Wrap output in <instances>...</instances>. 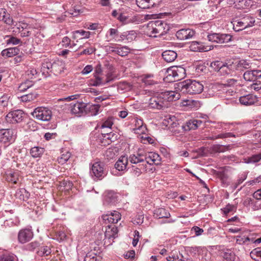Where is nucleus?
Returning a JSON list of instances; mask_svg holds the SVG:
<instances>
[{
	"instance_id": "nucleus-28",
	"label": "nucleus",
	"mask_w": 261,
	"mask_h": 261,
	"mask_svg": "<svg viewBox=\"0 0 261 261\" xmlns=\"http://www.w3.org/2000/svg\"><path fill=\"white\" fill-rule=\"evenodd\" d=\"M162 57L167 62H172L177 58V53L171 50H167L162 53Z\"/></svg>"
},
{
	"instance_id": "nucleus-58",
	"label": "nucleus",
	"mask_w": 261,
	"mask_h": 261,
	"mask_svg": "<svg viewBox=\"0 0 261 261\" xmlns=\"http://www.w3.org/2000/svg\"><path fill=\"white\" fill-rule=\"evenodd\" d=\"M105 155L108 160H111L115 157L116 154L114 151V149L109 148L106 150Z\"/></svg>"
},
{
	"instance_id": "nucleus-16",
	"label": "nucleus",
	"mask_w": 261,
	"mask_h": 261,
	"mask_svg": "<svg viewBox=\"0 0 261 261\" xmlns=\"http://www.w3.org/2000/svg\"><path fill=\"white\" fill-rule=\"evenodd\" d=\"M244 79L246 81L254 82L261 77L260 70H247L243 74Z\"/></svg>"
},
{
	"instance_id": "nucleus-39",
	"label": "nucleus",
	"mask_w": 261,
	"mask_h": 261,
	"mask_svg": "<svg viewBox=\"0 0 261 261\" xmlns=\"http://www.w3.org/2000/svg\"><path fill=\"white\" fill-rule=\"evenodd\" d=\"M251 257L256 261H261V247H258L251 251Z\"/></svg>"
},
{
	"instance_id": "nucleus-13",
	"label": "nucleus",
	"mask_w": 261,
	"mask_h": 261,
	"mask_svg": "<svg viewBox=\"0 0 261 261\" xmlns=\"http://www.w3.org/2000/svg\"><path fill=\"white\" fill-rule=\"evenodd\" d=\"M136 4L141 9H151L158 7L162 0H136Z\"/></svg>"
},
{
	"instance_id": "nucleus-30",
	"label": "nucleus",
	"mask_w": 261,
	"mask_h": 261,
	"mask_svg": "<svg viewBox=\"0 0 261 261\" xmlns=\"http://www.w3.org/2000/svg\"><path fill=\"white\" fill-rule=\"evenodd\" d=\"M73 39H83L89 38L91 33L89 31L84 30H77L72 32Z\"/></svg>"
},
{
	"instance_id": "nucleus-29",
	"label": "nucleus",
	"mask_w": 261,
	"mask_h": 261,
	"mask_svg": "<svg viewBox=\"0 0 261 261\" xmlns=\"http://www.w3.org/2000/svg\"><path fill=\"white\" fill-rule=\"evenodd\" d=\"M19 51V48L18 47H10L3 50L1 52V55L3 57L6 56L10 58L18 55Z\"/></svg>"
},
{
	"instance_id": "nucleus-3",
	"label": "nucleus",
	"mask_w": 261,
	"mask_h": 261,
	"mask_svg": "<svg viewBox=\"0 0 261 261\" xmlns=\"http://www.w3.org/2000/svg\"><path fill=\"white\" fill-rule=\"evenodd\" d=\"M147 28L151 35H153L154 37L163 36L170 30L169 24L166 22L161 20L150 21L148 24Z\"/></svg>"
},
{
	"instance_id": "nucleus-33",
	"label": "nucleus",
	"mask_w": 261,
	"mask_h": 261,
	"mask_svg": "<svg viewBox=\"0 0 261 261\" xmlns=\"http://www.w3.org/2000/svg\"><path fill=\"white\" fill-rule=\"evenodd\" d=\"M182 105L189 109H196L199 107V103L198 101L193 99H186L183 101Z\"/></svg>"
},
{
	"instance_id": "nucleus-57",
	"label": "nucleus",
	"mask_w": 261,
	"mask_h": 261,
	"mask_svg": "<svg viewBox=\"0 0 261 261\" xmlns=\"http://www.w3.org/2000/svg\"><path fill=\"white\" fill-rule=\"evenodd\" d=\"M20 194V199H22L23 200H25L26 199L29 198V193L24 189H20L19 191L17 192V194Z\"/></svg>"
},
{
	"instance_id": "nucleus-62",
	"label": "nucleus",
	"mask_w": 261,
	"mask_h": 261,
	"mask_svg": "<svg viewBox=\"0 0 261 261\" xmlns=\"http://www.w3.org/2000/svg\"><path fill=\"white\" fill-rule=\"evenodd\" d=\"M235 208H235V206L234 205H230V204H228V205H227L225 207H224L223 209V213L225 215H227L229 212L233 211Z\"/></svg>"
},
{
	"instance_id": "nucleus-41",
	"label": "nucleus",
	"mask_w": 261,
	"mask_h": 261,
	"mask_svg": "<svg viewBox=\"0 0 261 261\" xmlns=\"http://www.w3.org/2000/svg\"><path fill=\"white\" fill-rule=\"evenodd\" d=\"M84 261H101L100 256L94 252H89L85 256Z\"/></svg>"
},
{
	"instance_id": "nucleus-52",
	"label": "nucleus",
	"mask_w": 261,
	"mask_h": 261,
	"mask_svg": "<svg viewBox=\"0 0 261 261\" xmlns=\"http://www.w3.org/2000/svg\"><path fill=\"white\" fill-rule=\"evenodd\" d=\"M106 199L108 202L114 203L117 201V196L114 193L109 192L106 195Z\"/></svg>"
},
{
	"instance_id": "nucleus-48",
	"label": "nucleus",
	"mask_w": 261,
	"mask_h": 261,
	"mask_svg": "<svg viewBox=\"0 0 261 261\" xmlns=\"http://www.w3.org/2000/svg\"><path fill=\"white\" fill-rule=\"evenodd\" d=\"M51 249L49 247L43 246L39 248L38 254L40 256H47L51 253Z\"/></svg>"
},
{
	"instance_id": "nucleus-14",
	"label": "nucleus",
	"mask_w": 261,
	"mask_h": 261,
	"mask_svg": "<svg viewBox=\"0 0 261 261\" xmlns=\"http://www.w3.org/2000/svg\"><path fill=\"white\" fill-rule=\"evenodd\" d=\"M33 232L30 228L21 229L18 234V240L19 243L24 244L30 241L33 237Z\"/></svg>"
},
{
	"instance_id": "nucleus-19",
	"label": "nucleus",
	"mask_w": 261,
	"mask_h": 261,
	"mask_svg": "<svg viewBox=\"0 0 261 261\" xmlns=\"http://www.w3.org/2000/svg\"><path fill=\"white\" fill-rule=\"evenodd\" d=\"M145 162L147 164L151 165H159L161 163V158L155 152H150L145 153Z\"/></svg>"
},
{
	"instance_id": "nucleus-9",
	"label": "nucleus",
	"mask_w": 261,
	"mask_h": 261,
	"mask_svg": "<svg viewBox=\"0 0 261 261\" xmlns=\"http://www.w3.org/2000/svg\"><path fill=\"white\" fill-rule=\"evenodd\" d=\"M207 38L212 42L225 43L231 41L232 36L227 34L212 33L207 36Z\"/></svg>"
},
{
	"instance_id": "nucleus-12",
	"label": "nucleus",
	"mask_w": 261,
	"mask_h": 261,
	"mask_svg": "<svg viewBox=\"0 0 261 261\" xmlns=\"http://www.w3.org/2000/svg\"><path fill=\"white\" fill-rule=\"evenodd\" d=\"M15 131L12 129H0V142L6 143L12 142L15 138Z\"/></svg>"
},
{
	"instance_id": "nucleus-45",
	"label": "nucleus",
	"mask_w": 261,
	"mask_h": 261,
	"mask_svg": "<svg viewBox=\"0 0 261 261\" xmlns=\"http://www.w3.org/2000/svg\"><path fill=\"white\" fill-rule=\"evenodd\" d=\"M130 50V49L126 46L121 47H118L117 49H116L115 53L121 57H124L127 56L128 54L129 53Z\"/></svg>"
},
{
	"instance_id": "nucleus-24",
	"label": "nucleus",
	"mask_w": 261,
	"mask_h": 261,
	"mask_svg": "<svg viewBox=\"0 0 261 261\" xmlns=\"http://www.w3.org/2000/svg\"><path fill=\"white\" fill-rule=\"evenodd\" d=\"M128 161L133 164L143 163L145 161V155L142 152H137L136 154H130L128 158Z\"/></svg>"
},
{
	"instance_id": "nucleus-56",
	"label": "nucleus",
	"mask_w": 261,
	"mask_h": 261,
	"mask_svg": "<svg viewBox=\"0 0 261 261\" xmlns=\"http://www.w3.org/2000/svg\"><path fill=\"white\" fill-rule=\"evenodd\" d=\"M259 200L254 199L253 200L252 204L251 206V208L253 211H257L261 209V202L258 201Z\"/></svg>"
},
{
	"instance_id": "nucleus-59",
	"label": "nucleus",
	"mask_w": 261,
	"mask_h": 261,
	"mask_svg": "<svg viewBox=\"0 0 261 261\" xmlns=\"http://www.w3.org/2000/svg\"><path fill=\"white\" fill-rule=\"evenodd\" d=\"M247 240H248V238L245 236H237L236 238V242L238 244H242L247 243Z\"/></svg>"
},
{
	"instance_id": "nucleus-54",
	"label": "nucleus",
	"mask_w": 261,
	"mask_h": 261,
	"mask_svg": "<svg viewBox=\"0 0 261 261\" xmlns=\"http://www.w3.org/2000/svg\"><path fill=\"white\" fill-rule=\"evenodd\" d=\"M137 37V33L135 31L126 32V40L128 42H131L135 40Z\"/></svg>"
},
{
	"instance_id": "nucleus-63",
	"label": "nucleus",
	"mask_w": 261,
	"mask_h": 261,
	"mask_svg": "<svg viewBox=\"0 0 261 261\" xmlns=\"http://www.w3.org/2000/svg\"><path fill=\"white\" fill-rule=\"evenodd\" d=\"M237 82V80L234 79H229L225 82L223 85L226 86H232L236 85Z\"/></svg>"
},
{
	"instance_id": "nucleus-15",
	"label": "nucleus",
	"mask_w": 261,
	"mask_h": 261,
	"mask_svg": "<svg viewBox=\"0 0 261 261\" xmlns=\"http://www.w3.org/2000/svg\"><path fill=\"white\" fill-rule=\"evenodd\" d=\"M176 91H167L164 92H162L163 98L164 100L165 103H166L167 108L169 107V102L175 101L179 99L180 95Z\"/></svg>"
},
{
	"instance_id": "nucleus-17",
	"label": "nucleus",
	"mask_w": 261,
	"mask_h": 261,
	"mask_svg": "<svg viewBox=\"0 0 261 261\" xmlns=\"http://www.w3.org/2000/svg\"><path fill=\"white\" fill-rule=\"evenodd\" d=\"M195 34L193 30L190 29H181L176 33L178 39L184 40L192 38Z\"/></svg>"
},
{
	"instance_id": "nucleus-2",
	"label": "nucleus",
	"mask_w": 261,
	"mask_h": 261,
	"mask_svg": "<svg viewBox=\"0 0 261 261\" xmlns=\"http://www.w3.org/2000/svg\"><path fill=\"white\" fill-rule=\"evenodd\" d=\"M99 109L98 105H90L83 102H77L71 106V112L77 116L86 115L88 112H91V115H96L99 111Z\"/></svg>"
},
{
	"instance_id": "nucleus-53",
	"label": "nucleus",
	"mask_w": 261,
	"mask_h": 261,
	"mask_svg": "<svg viewBox=\"0 0 261 261\" xmlns=\"http://www.w3.org/2000/svg\"><path fill=\"white\" fill-rule=\"evenodd\" d=\"M167 122V123H165L167 126L175 127L176 126V123L175 122L176 120V117L174 116H169L168 118H167L164 120Z\"/></svg>"
},
{
	"instance_id": "nucleus-51",
	"label": "nucleus",
	"mask_w": 261,
	"mask_h": 261,
	"mask_svg": "<svg viewBox=\"0 0 261 261\" xmlns=\"http://www.w3.org/2000/svg\"><path fill=\"white\" fill-rule=\"evenodd\" d=\"M32 86L33 84L31 81H26L25 82L21 83L20 85V86L18 87V90L21 92H24Z\"/></svg>"
},
{
	"instance_id": "nucleus-35",
	"label": "nucleus",
	"mask_w": 261,
	"mask_h": 261,
	"mask_svg": "<svg viewBox=\"0 0 261 261\" xmlns=\"http://www.w3.org/2000/svg\"><path fill=\"white\" fill-rule=\"evenodd\" d=\"M261 160V153L254 154L250 157H247L243 159L244 162L247 164L255 163Z\"/></svg>"
},
{
	"instance_id": "nucleus-31",
	"label": "nucleus",
	"mask_w": 261,
	"mask_h": 261,
	"mask_svg": "<svg viewBox=\"0 0 261 261\" xmlns=\"http://www.w3.org/2000/svg\"><path fill=\"white\" fill-rule=\"evenodd\" d=\"M154 217L158 219L163 218H168L170 216L169 212L164 208H159L154 210L153 213Z\"/></svg>"
},
{
	"instance_id": "nucleus-40",
	"label": "nucleus",
	"mask_w": 261,
	"mask_h": 261,
	"mask_svg": "<svg viewBox=\"0 0 261 261\" xmlns=\"http://www.w3.org/2000/svg\"><path fill=\"white\" fill-rule=\"evenodd\" d=\"M223 261H234L236 255L233 252L230 250H227L223 253L222 255Z\"/></svg>"
},
{
	"instance_id": "nucleus-4",
	"label": "nucleus",
	"mask_w": 261,
	"mask_h": 261,
	"mask_svg": "<svg viewBox=\"0 0 261 261\" xmlns=\"http://www.w3.org/2000/svg\"><path fill=\"white\" fill-rule=\"evenodd\" d=\"M186 76V70L182 66H172L168 68L166 75L164 78L165 82H174L184 78Z\"/></svg>"
},
{
	"instance_id": "nucleus-10",
	"label": "nucleus",
	"mask_w": 261,
	"mask_h": 261,
	"mask_svg": "<svg viewBox=\"0 0 261 261\" xmlns=\"http://www.w3.org/2000/svg\"><path fill=\"white\" fill-rule=\"evenodd\" d=\"M234 22L233 29L235 31L239 32L247 28L252 27L254 24L255 20L254 18L250 16H246L241 20L236 21Z\"/></svg>"
},
{
	"instance_id": "nucleus-34",
	"label": "nucleus",
	"mask_w": 261,
	"mask_h": 261,
	"mask_svg": "<svg viewBox=\"0 0 261 261\" xmlns=\"http://www.w3.org/2000/svg\"><path fill=\"white\" fill-rule=\"evenodd\" d=\"M141 81L146 85H152L156 82L153 79V74H145L141 77Z\"/></svg>"
},
{
	"instance_id": "nucleus-55",
	"label": "nucleus",
	"mask_w": 261,
	"mask_h": 261,
	"mask_svg": "<svg viewBox=\"0 0 261 261\" xmlns=\"http://www.w3.org/2000/svg\"><path fill=\"white\" fill-rule=\"evenodd\" d=\"M113 124V122L112 118H109L102 124L101 127L102 128H108L109 129H111Z\"/></svg>"
},
{
	"instance_id": "nucleus-36",
	"label": "nucleus",
	"mask_w": 261,
	"mask_h": 261,
	"mask_svg": "<svg viewBox=\"0 0 261 261\" xmlns=\"http://www.w3.org/2000/svg\"><path fill=\"white\" fill-rule=\"evenodd\" d=\"M238 70L237 71H243L244 69H248L250 67V63L246 60H238Z\"/></svg>"
},
{
	"instance_id": "nucleus-11",
	"label": "nucleus",
	"mask_w": 261,
	"mask_h": 261,
	"mask_svg": "<svg viewBox=\"0 0 261 261\" xmlns=\"http://www.w3.org/2000/svg\"><path fill=\"white\" fill-rule=\"evenodd\" d=\"M23 117V112L20 110H17L9 112L6 116V120L9 123L16 124L21 122Z\"/></svg>"
},
{
	"instance_id": "nucleus-26",
	"label": "nucleus",
	"mask_w": 261,
	"mask_h": 261,
	"mask_svg": "<svg viewBox=\"0 0 261 261\" xmlns=\"http://www.w3.org/2000/svg\"><path fill=\"white\" fill-rule=\"evenodd\" d=\"M128 159L125 155L121 156L115 164V168L118 171H124L128 164Z\"/></svg>"
},
{
	"instance_id": "nucleus-18",
	"label": "nucleus",
	"mask_w": 261,
	"mask_h": 261,
	"mask_svg": "<svg viewBox=\"0 0 261 261\" xmlns=\"http://www.w3.org/2000/svg\"><path fill=\"white\" fill-rule=\"evenodd\" d=\"M191 50L193 51H207L213 49L212 45H204L203 43L198 42H193L190 46Z\"/></svg>"
},
{
	"instance_id": "nucleus-25",
	"label": "nucleus",
	"mask_w": 261,
	"mask_h": 261,
	"mask_svg": "<svg viewBox=\"0 0 261 261\" xmlns=\"http://www.w3.org/2000/svg\"><path fill=\"white\" fill-rule=\"evenodd\" d=\"M94 79H91L90 81L89 84L93 86H98L101 85H104L107 83L113 80L109 75H107L106 80H103L102 77L98 75H94Z\"/></svg>"
},
{
	"instance_id": "nucleus-43",
	"label": "nucleus",
	"mask_w": 261,
	"mask_h": 261,
	"mask_svg": "<svg viewBox=\"0 0 261 261\" xmlns=\"http://www.w3.org/2000/svg\"><path fill=\"white\" fill-rule=\"evenodd\" d=\"M53 63L50 62L43 63L41 68V71L43 74H48L51 72Z\"/></svg>"
},
{
	"instance_id": "nucleus-23",
	"label": "nucleus",
	"mask_w": 261,
	"mask_h": 261,
	"mask_svg": "<svg viewBox=\"0 0 261 261\" xmlns=\"http://www.w3.org/2000/svg\"><path fill=\"white\" fill-rule=\"evenodd\" d=\"M19 171L8 170L6 172V179L8 182L16 184L19 176Z\"/></svg>"
},
{
	"instance_id": "nucleus-46",
	"label": "nucleus",
	"mask_w": 261,
	"mask_h": 261,
	"mask_svg": "<svg viewBox=\"0 0 261 261\" xmlns=\"http://www.w3.org/2000/svg\"><path fill=\"white\" fill-rule=\"evenodd\" d=\"M145 167L143 166V164H139L138 166L133 165L132 166V173L136 176H139L142 173V170L144 169Z\"/></svg>"
},
{
	"instance_id": "nucleus-1",
	"label": "nucleus",
	"mask_w": 261,
	"mask_h": 261,
	"mask_svg": "<svg viewBox=\"0 0 261 261\" xmlns=\"http://www.w3.org/2000/svg\"><path fill=\"white\" fill-rule=\"evenodd\" d=\"M175 89L182 93L196 94L202 92L203 85L200 82L187 80L176 84Z\"/></svg>"
},
{
	"instance_id": "nucleus-27",
	"label": "nucleus",
	"mask_w": 261,
	"mask_h": 261,
	"mask_svg": "<svg viewBox=\"0 0 261 261\" xmlns=\"http://www.w3.org/2000/svg\"><path fill=\"white\" fill-rule=\"evenodd\" d=\"M65 64L62 61L58 60L53 63L51 72L55 75H58L61 74L64 69Z\"/></svg>"
},
{
	"instance_id": "nucleus-47",
	"label": "nucleus",
	"mask_w": 261,
	"mask_h": 261,
	"mask_svg": "<svg viewBox=\"0 0 261 261\" xmlns=\"http://www.w3.org/2000/svg\"><path fill=\"white\" fill-rule=\"evenodd\" d=\"M71 154L69 152L66 151L65 153H63L58 158V162L60 164H65L70 158Z\"/></svg>"
},
{
	"instance_id": "nucleus-50",
	"label": "nucleus",
	"mask_w": 261,
	"mask_h": 261,
	"mask_svg": "<svg viewBox=\"0 0 261 261\" xmlns=\"http://www.w3.org/2000/svg\"><path fill=\"white\" fill-rule=\"evenodd\" d=\"M1 20L3 21L5 23L10 25H13L14 23L12 18L10 17L9 14H6V12L2 15V18Z\"/></svg>"
},
{
	"instance_id": "nucleus-21",
	"label": "nucleus",
	"mask_w": 261,
	"mask_h": 261,
	"mask_svg": "<svg viewBox=\"0 0 261 261\" xmlns=\"http://www.w3.org/2000/svg\"><path fill=\"white\" fill-rule=\"evenodd\" d=\"M102 219L104 221H108V223H117L121 219V215L117 211H114L102 216Z\"/></svg>"
},
{
	"instance_id": "nucleus-60",
	"label": "nucleus",
	"mask_w": 261,
	"mask_h": 261,
	"mask_svg": "<svg viewBox=\"0 0 261 261\" xmlns=\"http://www.w3.org/2000/svg\"><path fill=\"white\" fill-rule=\"evenodd\" d=\"M1 261H16V256L13 255H4L1 257Z\"/></svg>"
},
{
	"instance_id": "nucleus-38",
	"label": "nucleus",
	"mask_w": 261,
	"mask_h": 261,
	"mask_svg": "<svg viewBox=\"0 0 261 261\" xmlns=\"http://www.w3.org/2000/svg\"><path fill=\"white\" fill-rule=\"evenodd\" d=\"M233 4L237 9H243L249 5L247 0H233Z\"/></svg>"
},
{
	"instance_id": "nucleus-5",
	"label": "nucleus",
	"mask_w": 261,
	"mask_h": 261,
	"mask_svg": "<svg viewBox=\"0 0 261 261\" xmlns=\"http://www.w3.org/2000/svg\"><path fill=\"white\" fill-rule=\"evenodd\" d=\"M214 65L217 67V69L221 73L232 74L238 70V60H229L225 63L217 61L214 63Z\"/></svg>"
},
{
	"instance_id": "nucleus-37",
	"label": "nucleus",
	"mask_w": 261,
	"mask_h": 261,
	"mask_svg": "<svg viewBox=\"0 0 261 261\" xmlns=\"http://www.w3.org/2000/svg\"><path fill=\"white\" fill-rule=\"evenodd\" d=\"M44 152V148L38 146L34 147L30 150V154L33 158L40 157Z\"/></svg>"
},
{
	"instance_id": "nucleus-42",
	"label": "nucleus",
	"mask_w": 261,
	"mask_h": 261,
	"mask_svg": "<svg viewBox=\"0 0 261 261\" xmlns=\"http://www.w3.org/2000/svg\"><path fill=\"white\" fill-rule=\"evenodd\" d=\"M213 150L217 152H224L231 149L230 145L224 146L222 145H215L212 147Z\"/></svg>"
},
{
	"instance_id": "nucleus-7",
	"label": "nucleus",
	"mask_w": 261,
	"mask_h": 261,
	"mask_svg": "<svg viewBox=\"0 0 261 261\" xmlns=\"http://www.w3.org/2000/svg\"><path fill=\"white\" fill-rule=\"evenodd\" d=\"M91 174L92 177L97 179H101L107 174V170L105 164L97 162L94 163L91 168Z\"/></svg>"
},
{
	"instance_id": "nucleus-8",
	"label": "nucleus",
	"mask_w": 261,
	"mask_h": 261,
	"mask_svg": "<svg viewBox=\"0 0 261 261\" xmlns=\"http://www.w3.org/2000/svg\"><path fill=\"white\" fill-rule=\"evenodd\" d=\"M162 93L151 97L148 101V107L151 109L158 110L164 109L167 108L166 103H165Z\"/></svg>"
},
{
	"instance_id": "nucleus-44",
	"label": "nucleus",
	"mask_w": 261,
	"mask_h": 261,
	"mask_svg": "<svg viewBox=\"0 0 261 261\" xmlns=\"http://www.w3.org/2000/svg\"><path fill=\"white\" fill-rule=\"evenodd\" d=\"M134 123L135 125L134 129L141 130V133L144 132L145 129V126H143V122L142 119H138L136 117L134 119Z\"/></svg>"
},
{
	"instance_id": "nucleus-6",
	"label": "nucleus",
	"mask_w": 261,
	"mask_h": 261,
	"mask_svg": "<svg viewBox=\"0 0 261 261\" xmlns=\"http://www.w3.org/2000/svg\"><path fill=\"white\" fill-rule=\"evenodd\" d=\"M31 114L34 118L43 121L50 120L52 116L51 111L47 108L43 107L35 109Z\"/></svg>"
},
{
	"instance_id": "nucleus-49",
	"label": "nucleus",
	"mask_w": 261,
	"mask_h": 261,
	"mask_svg": "<svg viewBox=\"0 0 261 261\" xmlns=\"http://www.w3.org/2000/svg\"><path fill=\"white\" fill-rule=\"evenodd\" d=\"M37 94L33 93H29L27 95L21 96V100L23 102H29L37 98Z\"/></svg>"
},
{
	"instance_id": "nucleus-22",
	"label": "nucleus",
	"mask_w": 261,
	"mask_h": 261,
	"mask_svg": "<svg viewBox=\"0 0 261 261\" xmlns=\"http://www.w3.org/2000/svg\"><path fill=\"white\" fill-rule=\"evenodd\" d=\"M202 123V121L200 120L193 119L190 120L182 125V128L186 130H190L191 129H196Z\"/></svg>"
},
{
	"instance_id": "nucleus-61",
	"label": "nucleus",
	"mask_w": 261,
	"mask_h": 261,
	"mask_svg": "<svg viewBox=\"0 0 261 261\" xmlns=\"http://www.w3.org/2000/svg\"><path fill=\"white\" fill-rule=\"evenodd\" d=\"M7 44H12L16 45L20 42V40L15 37H10L9 39L7 40Z\"/></svg>"
},
{
	"instance_id": "nucleus-64",
	"label": "nucleus",
	"mask_w": 261,
	"mask_h": 261,
	"mask_svg": "<svg viewBox=\"0 0 261 261\" xmlns=\"http://www.w3.org/2000/svg\"><path fill=\"white\" fill-rule=\"evenodd\" d=\"M253 200V199L251 198L247 197L245 199V200L243 201V205L247 207H251L252 204Z\"/></svg>"
},
{
	"instance_id": "nucleus-20",
	"label": "nucleus",
	"mask_w": 261,
	"mask_h": 261,
	"mask_svg": "<svg viewBox=\"0 0 261 261\" xmlns=\"http://www.w3.org/2000/svg\"><path fill=\"white\" fill-rule=\"evenodd\" d=\"M257 97L252 94H249L246 95L241 96L239 101L242 105L245 106H250L254 104L257 101Z\"/></svg>"
},
{
	"instance_id": "nucleus-32",
	"label": "nucleus",
	"mask_w": 261,
	"mask_h": 261,
	"mask_svg": "<svg viewBox=\"0 0 261 261\" xmlns=\"http://www.w3.org/2000/svg\"><path fill=\"white\" fill-rule=\"evenodd\" d=\"M117 227L115 226H113L112 227L108 226V228L106 229L105 236L106 238L108 239H113L117 237Z\"/></svg>"
}]
</instances>
